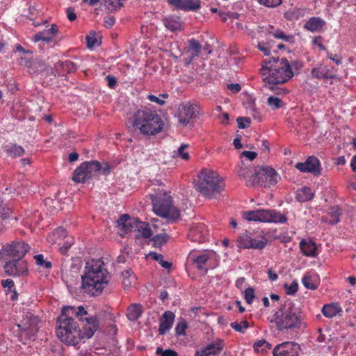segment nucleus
<instances>
[{"mask_svg":"<svg viewBox=\"0 0 356 356\" xmlns=\"http://www.w3.org/2000/svg\"><path fill=\"white\" fill-rule=\"evenodd\" d=\"M86 315H88V312L83 306L77 308L72 306L63 307L61 314L57 319V337L67 346L78 344L81 339H83V336L72 316L78 317L79 321H83V316Z\"/></svg>","mask_w":356,"mask_h":356,"instance_id":"1","label":"nucleus"},{"mask_svg":"<svg viewBox=\"0 0 356 356\" xmlns=\"http://www.w3.org/2000/svg\"><path fill=\"white\" fill-rule=\"evenodd\" d=\"M266 65L261 69V74L265 84L279 85L287 82L293 76L292 67H302L298 61H293L291 64L286 58L271 57L264 60Z\"/></svg>","mask_w":356,"mask_h":356,"instance_id":"2","label":"nucleus"},{"mask_svg":"<svg viewBox=\"0 0 356 356\" xmlns=\"http://www.w3.org/2000/svg\"><path fill=\"white\" fill-rule=\"evenodd\" d=\"M102 259H92L86 263L82 276V289L92 296H97L108 284V271Z\"/></svg>","mask_w":356,"mask_h":356,"instance_id":"3","label":"nucleus"},{"mask_svg":"<svg viewBox=\"0 0 356 356\" xmlns=\"http://www.w3.org/2000/svg\"><path fill=\"white\" fill-rule=\"evenodd\" d=\"M133 127L144 136H154L164 127V122L157 111L147 108L138 110L133 115Z\"/></svg>","mask_w":356,"mask_h":356,"instance_id":"4","label":"nucleus"},{"mask_svg":"<svg viewBox=\"0 0 356 356\" xmlns=\"http://www.w3.org/2000/svg\"><path fill=\"white\" fill-rule=\"evenodd\" d=\"M273 317L272 322L275 323L277 330L282 332L292 329H300L304 325L302 312L292 306H281Z\"/></svg>","mask_w":356,"mask_h":356,"instance_id":"5","label":"nucleus"},{"mask_svg":"<svg viewBox=\"0 0 356 356\" xmlns=\"http://www.w3.org/2000/svg\"><path fill=\"white\" fill-rule=\"evenodd\" d=\"M117 226L122 236L129 234L130 237L136 239H147L152 236L148 223L131 218L128 214H123L119 218Z\"/></svg>","mask_w":356,"mask_h":356,"instance_id":"6","label":"nucleus"},{"mask_svg":"<svg viewBox=\"0 0 356 356\" xmlns=\"http://www.w3.org/2000/svg\"><path fill=\"white\" fill-rule=\"evenodd\" d=\"M195 187L202 195L212 198L223 189L224 184L216 172L204 168L197 175Z\"/></svg>","mask_w":356,"mask_h":356,"instance_id":"7","label":"nucleus"},{"mask_svg":"<svg viewBox=\"0 0 356 356\" xmlns=\"http://www.w3.org/2000/svg\"><path fill=\"white\" fill-rule=\"evenodd\" d=\"M152 202L154 212L165 218L168 222H173L180 217L179 209L173 205L172 197L166 193L153 198Z\"/></svg>","mask_w":356,"mask_h":356,"instance_id":"8","label":"nucleus"},{"mask_svg":"<svg viewBox=\"0 0 356 356\" xmlns=\"http://www.w3.org/2000/svg\"><path fill=\"white\" fill-rule=\"evenodd\" d=\"M243 217L249 221H259L262 222L284 224L287 222L284 214L275 209H259L243 212Z\"/></svg>","mask_w":356,"mask_h":356,"instance_id":"9","label":"nucleus"},{"mask_svg":"<svg viewBox=\"0 0 356 356\" xmlns=\"http://www.w3.org/2000/svg\"><path fill=\"white\" fill-rule=\"evenodd\" d=\"M280 179V176L273 168L267 165H259L254 168V178L248 179L247 186L259 185L270 187L276 185Z\"/></svg>","mask_w":356,"mask_h":356,"instance_id":"10","label":"nucleus"},{"mask_svg":"<svg viewBox=\"0 0 356 356\" xmlns=\"http://www.w3.org/2000/svg\"><path fill=\"white\" fill-rule=\"evenodd\" d=\"M101 169L102 164L97 161H85L74 170L72 179L76 183H84L97 176Z\"/></svg>","mask_w":356,"mask_h":356,"instance_id":"11","label":"nucleus"},{"mask_svg":"<svg viewBox=\"0 0 356 356\" xmlns=\"http://www.w3.org/2000/svg\"><path fill=\"white\" fill-rule=\"evenodd\" d=\"M269 235L263 230H256L252 232H245L237 239L239 245H266Z\"/></svg>","mask_w":356,"mask_h":356,"instance_id":"12","label":"nucleus"},{"mask_svg":"<svg viewBox=\"0 0 356 356\" xmlns=\"http://www.w3.org/2000/svg\"><path fill=\"white\" fill-rule=\"evenodd\" d=\"M47 241L51 245H74L73 236L67 234L65 228L59 227L48 234Z\"/></svg>","mask_w":356,"mask_h":356,"instance_id":"13","label":"nucleus"},{"mask_svg":"<svg viewBox=\"0 0 356 356\" xmlns=\"http://www.w3.org/2000/svg\"><path fill=\"white\" fill-rule=\"evenodd\" d=\"M200 111V108L196 104H185L179 108L178 122L186 127L189 122L195 119Z\"/></svg>","mask_w":356,"mask_h":356,"instance_id":"14","label":"nucleus"},{"mask_svg":"<svg viewBox=\"0 0 356 356\" xmlns=\"http://www.w3.org/2000/svg\"><path fill=\"white\" fill-rule=\"evenodd\" d=\"M6 274L10 276H24L29 273L28 264L26 261L19 260L7 261L4 265Z\"/></svg>","mask_w":356,"mask_h":356,"instance_id":"15","label":"nucleus"},{"mask_svg":"<svg viewBox=\"0 0 356 356\" xmlns=\"http://www.w3.org/2000/svg\"><path fill=\"white\" fill-rule=\"evenodd\" d=\"M300 346L293 341H285L277 345L273 351V356H298Z\"/></svg>","mask_w":356,"mask_h":356,"instance_id":"16","label":"nucleus"},{"mask_svg":"<svg viewBox=\"0 0 356 356\" xmlns=\"http://www.w3.org/2000/svg\"><path fill=\"white\" fill-rule=\"evenodd\" d=\"M216 257L215 252L212 250H207L195 255L191 252L189 254V258L191 259L192 263L195 265L196 268L199 270H203L204 273H207L208 268L207 265L208 262L213 259Z\"/></svg>","mask_w":356,"mask_h":356,"instance_id":"17","label":"nucleus"},{"mask_svg":"<svg viewBox=\"0 0 356 356\" xmlns=\"http://www.w3.org/2000/svg\"><path fill=\"white\" fill-rule=\"evenodd\" d=\"M27 251L25 246H5L0 251V256L6 261L19 260L24 257Z\"/></svg>","mask_w":356,"mask_h":356,"instance_id":"18","label":"nucleus"},{"mask_svg":"<svg viewBox=\"0 0 356 356\" xmlns=\"http://www.w3.org/2000/svg\"><path fill=\"white\" fill-rule=\"evenodd\" d=\"M296 168L300 172H311L314 175H319L321 172L320 161L314 156H309L304 163H297Z\"/></svg>","mask_w":356,"mask_h":356,"instance_id":"19","label":"nucleus"},{"mask_svg":"<svg viewBox=\"0 0 356 356\" xmlns=\"http://www.w3.org/2000/svg\"><path fill=\"white\" fill-rule=\"evenodd\" d=\"M225 347L224 340L217 338L213 342L207 344L205 347L197 350L195 356H209L218 355Z\"/></svg>","mask_w":356,"mask_h":356,"instance_id":"20","label":"nucleus"},{"mask_svg":"<svg viewBox=\"0 0 356 356\" xmlns=\"http://www.w3.org/2000/svg\"><path fill=\"white\" fill-rule=\"evenodd\" d=\"M59 30L58 27L56 24H54L51 25L49 29H45L42 31H40L35 33L33 38L32 40L34 42H38L40 40L45 42L46 43H50L53 41H55L57 38V35H58Z\"/></svg>","mask_w":356,"mask_h":356,"instance_id":"21","label":"nucleus"},{"mask_svg":"<svg viewBox=\"0 0 356 356\" xmlns=\"http://www.w3.org/2000/svg\"><path fill=\"white\" fill-rule=\"evenodd\" d=\"M175 8L183 11H197L201 7L200 0H167Z\"/></svg>","mask_w":356,"mask_h":356,"instance_id":"22","label":"nucleus"},{"mask_svg":"<svg viewBox=\"0 0 356 356\" xmlns=\"http://www.w3.org/2000/svg\"><path fill=\"white\" fill-rule=\"evenodd\" d=\"M38 319L37 317L33 316L29 317L26 316V318L22 321L21 323L18 325V327L22 334L31 337L35 335L38 332Z\"/></svg>","mask_w":356,"mask_h":356,"instance_id":"23","label":"nucleus"},{"mask_svg":"<svg viewBox=\"0 0 356 356\" xmlns=\"http://www.w3.org/2000/svg\"><path fill=\"white\" fill-rule=\"evenodd\" d=\"M86 316L87 315L83 316L82 321H86V323L83 326V332H82V335L83 336V338L86 337L87 339H90L97 330L99 322L96 316Z\"/></svg>","mask_w":356,"mask_h":356,"instance_id":"24","label":"nucleus"},{"mask_svg":"<svg viewBox=\"0 0 356 356\" xmlns=\"http://www.w3.org/2000/svg\"><path fill=\"white\" fill-rule=\"evenodd\" d=\"M77 70V65L74 62L66 60H60L54 65V75L63 76L65 73H72Z\"/></svg>","mask_w":356,"mask_h":356,"instance_id":"25","label":"nucleus"},{"mask_svg":"<svg viewBox=\"0 0 356 356\" xmlns=\"http://www.w3.org/2000/svg\"><path fill=\"white\" fill-rule=\"evenodd\" d=\"M311 76L314 79L325 80L334 79L336 75L332 72L327 65L320 64L312 70Z\"/></svg>","mask_w":356,"mask_h":356,"instance_id":"26","label":"nucleus"},{"mask_svg":"<svg viewBox=\"0 0 356 356\" xmlns=\"http://www.w3.org/2000/svg\"><path fill=\"white\" fill-rule=\"evenodd\" d=\"M175 315L170 311L165 312L160 319L159 333L164 335L172 326Z\"/></svg>","mask_w":356,"mask_h":356,"instance_id":"27","label":"nucleus"},{"mask_svg":"<svg viewBox=\"0 0 356 356\" xmlns=\"http://www.w3.org/2000/svg\"><path fill=\"white\" fill-rule=\"evenodd\" d=\"M326 22L319 17H312L305 24L304 29L310 32H321L323 30Z\"/></svg>","mask_w":356,"mask_h":356,"instance_id":"28","label":"nucleus"},{"mask_svg":"<svg viewBox=\"0 0 356 356\" xmlns=\"http://www.w3.org/2000/svg\"><path fill=\"white\" fill-rule=\"evenodd\" d=\"M342 210L338 206L330 207L326 216H323V220L330 224L335 225L340 221Z\"/></svg>","mask_w":356,"mask_h":356,"instance_id":"29","label":"nucleus"},{"mask_svg":"<svg viewBox=\"0 0 356 356\" xmlns=\"http://www.w3.org/2000/svg\"><path fill=\"white\" fill-rule=\"evenodd\" d=\"M236 172L238 175L245 180V185L248 179L254 178V170L252 171V168L248 165L244 161L241 162L237 165Z\"/></svg>","mask_w":356,"mask_h":356,"instance_id":"30","label":"nucleus"},{"mask_svg":"<svg viewBox=\"0 0 356 356\" xmlns=\"http://www.w3.org/2000/svg\"><path fill=\"white\" fill-rule=\"evenodd\" d=\"M165 26L171 31H177L181 29L182 24L181 19L177 16H168L163 19Z\"/></svg>","mask_w":356,"mask_h":356,"instance_id":"31","label":"nucleus"},{"mask_svg":"<svg viewBox=\"0 0 356 356\" xmlns=\"http://www.w3.org/2000/svg\"><path fill=\"white\" fill-rule=\"evenodd\" d=\"M142 314V305L138 303H133L127 307L126 316L129 321H135L141 316Z\"/></svg>","mask_w":356,"mask_h":356,"instance_id":"32","label":"nucleus"},{"mask_svg":"<svg viewBox=\"0 0 356 356\" xmlns=\"http://www.w3.org/2000/svg\"><path fill=\"white\" fill-rule=\"evenodd\" d=\"M341 311V307L337 303H331L324 305L321 312L325 317L332 318Z\"/></svg>","mask_w":356,"mask_h":356,"instance_id":"33","label":"nucleus"},{"mask_svg":"<svg viewBox=\"0 0 356 356\" xmlns=\"http://www.w3.org/2000/svg\"><path fill=\"white\" fill-rule=\"evenodd\" d=\"M314 197V193L312 189L307 186H303L297 191L296 199L300 202L310 201Z\"/></svg>","mask_w":356,"mask_h":356,"instance_id":"34","label":"nucleus"},{"mask_svg":"<svg viewBox=\"0 0 356 356\" xmlns=\"http://www.w3.org/2000/svg\"><path fill=\"white\" fill-rule=\"evenodd\" d=\"M202 51V46L199 41L192 38L188 40V46L186 48V54H191L192 57H197Z\"/></svg>","mask_w":356,"mask_h":356,"instance_id":"35","label":"nucleus"},{"mask_svg":"<svg viewBox=\"0 0 356 356\" xmlns=\"http://www.w3.org/2000/svg\"><path fill=\"white\" fill-rule=\"evenodd\" d=\"M123 277L122 284L126 287L131 286L136 282V277L131 269H125L122 272Z\"/></svg>","mask_w":356,"mask_h":356,"instance_id":"36","label":"nucleus"},{"mask_svg":"<svg viewBox=\"0 0 356 356\" xmlns=\"http://www.w3.org/2000/svg\"><path fill=\"white\" fill-rule=\"evenodd\" d=\"M268 31L269 34L273 35L275 38L280 39L285 42H289L293 38V36L286 35L282 30L275 29L273 26H269Z\"/></svg>","mask_w":356,"mask_h":356,"instance_id":"37","label":"nucleus"},{"mask_svg":"<svg viewBox=\"0 0 356 356\" xmlns=\"http://www.w3.org/2000/svg\"><path fill=\"white\" fill-rule=\"evenodd\" d=\"M6 153L13 157L21 156L24 154V149L17 144H10L6 146Z\"/></svg>","mask_w":356,"mask_h":356,"instance_id":"38","label":"nucleus"},{"mask_svg":"<svg viewBox=\"0 0 356 356\" xmlns=\"http://www.w3.org/2000/svg\"><path fill=\"white\" fill-rule=\"evenodd\" d=\"M122 1L123 0H102V3H104L109 12H115L122 7Z\"/></svg>","mask_w":356,"mask_h":356,"instance_id":"39","label":"nucleus"},{"mask_svg":"<svg viewBox=\"0 0 356 356\" xmlns=\"http://www.w3.org/2000/svg\"><path fill=\"white\" fill-rule=\"evenodd\" d=\"M11 213V209L8 207H4L3 201L0 198V229L3 225L2 222L10 218Z\"/></svg>","mask_w":356,"mask_h":356,"instance_id":"40","label":"nucleus"},{"mask_svg":"<svg viewBox=\"0 0 356 356\" xmlns=\"http://www.w3.org/2000/svg\"><path fill=\"white\" fill-rule=\"evenodd\" d=\"M267 104L273 109H278L284 106L282 99L276 96L271 95L267 99Z\"/></svg>","mask_w":356,"mask_h":356,"instance_id":"41","label":"nucleus"},{"mask_svg":"<svg viewBox=\"0 0 356 356\" xmlns=\"http://www.w3.org/2000/svg\"><path fill=\"white\" fill-rule=\"evenodd\" d=\"M302 283L307 289L315 290L318 288V283L310 275H305L302 279Z\"/></svg>","mask_w":356,"mask_h":356,"instance_id":"42","label":"nucleus"},{"mask_svg":"<svg viewBox=\"0 0 356 356\" xmlns=\"http://www.w3.org/2000/svg\"><path fill=\"white\" fill-rule=\"evenodd\" d=\"M272 346L265 339H261L256 341L254 343L253 348L256 352H266L271 348Z\"/></svg>","mask_w":356,"mask_h":356,"instance_id":"43","label":"nucleus"},{"mask_svg":"<svg viewBox=\"0 0 356 356\" xmlns=\"http://www.w3.org/2000/svg\"><path fill=\"white\" fill-rule=\"evenodd\" d=\"M188 236L191 238L192 242L203 243L205 242L204 236L200 234L197 229H192L190 230Z\"/></svg>","mask_w":356,"mask_h":356,"instance_id":"44","label":"nucleus"},{"mask_svg":"<svg viewBox=\"0 0 356 356\" xmlns=\"http://www.w3.org/2000/svg\"><path fill=\"white\" fill-rule=\"evenodd\" d=\"M230 327L236 332L244 333L245 330L249 327V322L246 320H243L239 323L233 322L230 323Z\"/></svg>","mask_w":356,"mask_h":356,"instance_id":"45","label":"nucleus"},{"mask_svg":"<svg viewBox=\"0 0 356 356\" xmlns=\"http://www.w3.org/2000/svg\"><path fill=\"white\" fill-rule=\"evenodd\" d=\"M34 259L35 260L36 264L42 268H44L45 269H50L52 266V264L49 261H46L44 259V256L42 254H36L33 257Z\"/></svg>","mask_w":356,"mask_h":356,"instance_id":"46","label":"nucleus"},{"mask_svg":"<svg viewBox=\"0 0 356 356\" xmlns=\"http://www.w3.org/2000/svg\"><path fill=\"white\" fill-rule=\"evenodd\" d=\"M300 248L305 256L315 257L318 255L317 246H300Z\"/></svg>","mask_w":356,"mask_h":356,"instance_id":"47","label":"nucleus"},{"mask_svg":"<svg viewBox=\"0 0 356 356\" xmlns=\"http://www.w3.org/2000/svg\"><path fill=\"white\" fill-rule=\"evenodd\" d=\"M154 245H163L169 242V236L166 233H161L152 238Z\"/></svg>","mask_w":356,"mask_h":356,"instance_id":"48","label":"nucleus"},{"mask_svg":"<svg viewBox=\"0 0 356 356\" xmlns=\"http://www.w3.org/2000/svg\"><path fill=\"white\" fill-rule=\"evenodd\" d=\"M188 327V324L186 320L181 319L179 321L175 327V333L178 336H185L186 330Z\"/></svg>","mask_w":356,"mask_h":356,"instance_id":"49","label":"nucleus"},{"mask_svg":"<svg viewBox=\"0 0 356 356\" xmlns=\"http://www.w3.org/2000/svg\"><path fill=\"white\" fill-rule=\"evenodd\" d=\"M152 257L154 260L159 262V264L164 268L169 269L172 266V263L163 260V257L161 254L152 253Z\"/></svg>","mask_w":356,"mask_h":356,"instance_id":"50","label":"nucleus"},{"mask_svg":"<svg viewBox=\"0 0 356 356\" xmlns=\"http://www.w3.org/2000/svg\"><path fill=\"white\" fill-rule=\"evenodd\" d=\"M259 3L269 8H275L280 6L282 0H258Z\"/></svg>","mask_w":356,"mask_h":356,"instance_id":"51","label":"nucleus"},{"mask_svg":"<svg viewBox=\"0 0 356 356\" xmlns=\"http://www.w3.org/2000/svg\"><path fill=\"white\" fill-rule=\"evenodd\" d=\"M298 10H289L284 13V17L288 20L292 21L298 19L300 17Z\"/></svg>","mask_w":356,"mask_h":356,"instance_id":"52","label":"nucleus"},{"mask_svg":"<svg viewBox=\"0 0 356 356\" xmlns=\"http://www.w3.org/2000/svg\"><path fill=\"white\" fill-rule=\"evenodd\" d=\"M244 298L248 304H252L254 298V291L252 287L246 289L244 291Z\"/></svg>","mask_w":356,"mask_h":356,"instance_id":"53","label":"nucleus"},{"mask_svg":"<svg viewBox=\"0 0 356 356\" xmlns=\"http://www.w3.org/2000/svg\"><path fill=\"white\" fill-rule=\"evenodd\" d=\"M188 147V145L186 144H182L177 150V155L183 159L184 160H188L190 156L187 152H186V149Z\"/></svg>","mask_w":356,"mask_h":356,"instance_id":"54","label":"nucleus"},{"mask_svg":"<svg viewBox=\"0 0 356 356\" xmlns=\"http://www.w3.org/2000/svg\"><path fill=\"white\" fill-rule=\"evenodd\" d=\"M236 120L238 123V127L240 129H245L249 127L250 124L251 123L250 119L246 117H238Z\"/></svg>","mask_w":356,"mask_h":356,"instance_id":"55","label":"nucleus"},{"mask_svg":"<svg viewBox=\"0 0 356 356\" xmlns=\"http://www.w3.org/2000/svg\"><path fill=\"white\" fill-rule=\"evenodd\" d=\"M298 285L296 282H291L289 285L285 284L286 293L288 295H294L298 291Z\"/></svg>","mask_w":356,"mask_h":356,"instance_id":"56","label":"nucleus"},{"mask_svg":"<svg viewBox=\"0 0 356 356\" xmlns=\"http://www.w3.org/2000/svg\"><path fill=\"white\" fill-rule=\"evenodd\" d=\"M156 353L161 356H177V353L175 350L170 349L163 350L160 347L157 348Z\"/></svg>","mask_w":356,"mask_h":356,"instance_id":"57","label":"nucleus"},{"mask_svg":"<svg viewBox=\"0 0 356 356\" xmlns=\"http://www.w3.org/2000/svg\"><path fill=\"white\" fill-rule=\"evenodd\" d=\"M104 22L105 27L111 28L115 23V18L112 15H107L104 17Z\"/></svg>","mask_w":356,"mask_h":356,"instance_id":"58","label":"nucleus"},{"mask_svg":"<svg viewBox=\"0 0 356 356\" xmlns=\"http://www.w3.org/2000/svg\"><path fill=\"white\" fill-rule=\"evenodd\" d=\"M106 80L107 81V86L111 88L114 89L117 85V79L113 75H108L106 77Z\"/></svg>","mask_w":356,"mask_h":356,"instance_id":"59","label":"nucleus"},{"mask_svg":"<svg viewBox=\"0 0 356 356\" xmlns=\"http://www.w3.org/2000/svg\"><path fill=\"white\" fill-rule=\"evenodd\" d=\"M257 47L261 51H262L266 56L269 55L270 53V49L268 44H264L261 43V42H259Z\"/></svg>","mask_w":356,"mask_h":356,"instance_id":"60","label":"nucleus"},{"mask_svg":"<svg viewBox=\"0 0 356 356\" xmlns=\"http://www.w3.org/2000/svg\"><path fill=\"white\" fill-rule=\"evenodd\" d=\"M1 285L3 288H8V291H12L13 288H14V282L11 279L3 280Z\"/></svg>","mask_w":356,"mask_h":356,"instance_id":"61","label":"nucleus"},{"mask_svg":"<svg viewBox=\"0 0 356 356\" xmlns=\"http://www.w3.org/2000/svg\"><path fill=\"white\" fill-rule=\"evenodd\" d=\"M257 156V154L254 152L251 151H243L241 154V156H244L249 159L250 161H253L254 159H256Z\"/></svg>","mask_w":356,"mask_h":356,"instance_id":"62","label":"nucleus"},{"mask_svg":"<svg viewBox=\"0 0 356 356\" xmlns=\"http://www.w3.org/2000/svg\"><path fill=\"white\" fill-rule=\"evenodd\" d=\"M66 14L67 19L71 22L76 19V14L74 12V9L72 7H69L66 9Z\"/></svg>","mask_w":356,"mask_h":356,"instance_id":"63","label":"nucleus"},{"mask_svg":"<svg viewBox=\"0 0 356 356\" xmlns=\"http://www.w3.org/2000/svg\"><path fill=\"white\" fill-rule=\"evenodd\" d=\"M147 99L152 102L158 104L159 105H163L165 104V101L163 99H160L159 97L154 95H149L147 96Z\"/></svg>","mask_w":356,"mask_h":356,"instance_id":"64","label":"nucleus"}]
</instances>
